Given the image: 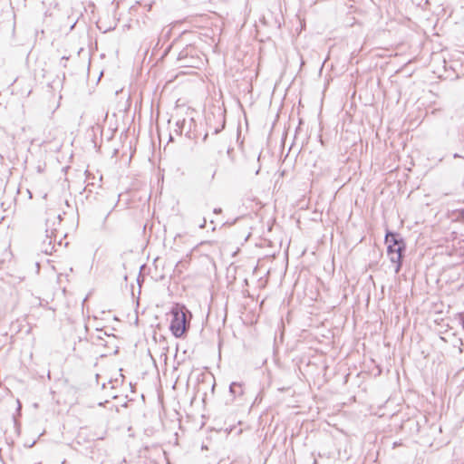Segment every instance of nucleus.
Listing matches in <instances>:
<instances>
[{"mask_svg":"<svg viewBox=\"0 0 464 464\" xmlns=\"http://www.w3.org/2000/svg\"><path fill=\"white\" fill-rule=\"evenodd\" d=\"M65 463H66V460H65V459H64V460H63L62 464H65Z\"/></svg>","mask_w":464,"mask_h":464,"instance_id":"nucleus-19","label":"nucleus"},{"mask_svg":"<svg viewBox=\"0 0 464 464\" xmlns=\"http://www.w3.org/2000/svg\"><path fill=\"white\" fill-rule=\"evenodd\" d=\"M69 57L67 56H63L62 59H61V64L65 67L66 66V62L68 61Z\"/></svg>","mask_w":464,"mask_h":464,"instance_id":"nucleus-11","label":"nucleus"},{"mask_svg":"<svg viewBox=\"0 0 464 464\" xmlns=\"http://www.w3.org/2000/svg\"><path fill=\"white\" fill-rule=\"evenodd\" d=\"M171 47H172V44H169V45L166 48V50L164 51L163 55H167V53L169 52V50L171 49Z\"/></svg>","mask_w":464,"mask_h":464,"instance_id":"nucleus-14","label":"nucleus"},{"mask_svg":"<svg viewBox=\"0 0 464 464\" xmlns=\"http://www.w3.org/2000/svg\"><path fill=\"white\" fill-rule=\"evenodd\" d=\"M50 219V222H49V227H56V224L60 225L61 223V220H62V216L61 214H57V215H54L53 216V218L51 219L50 218H48Z\"/></svg>","mask_w":464,"mask_h":464,"instance_id":"nucleus-8","label":"nucleus"},{"mask_svg":"<svg viewBox=\"0 0 464 464\" xmlns=\"http://www.w3.org/2000/svg\"><path fill=\"white\" fill-rule=\"evenodd\" d=\"M405 250L406 245H387V254L390 261L396 264L394 269L395 273H399L401 268Z\"/></svg>","mask_w":464,"mask_h":464,"instance_id":"nucleus-3","label":"nucleus"},{"mask_svg":"<svg viewBox=\"0 0 464 464\" xmlns=\"http://www.w3.org/2000/svg\"><path fill=\"white\" fill-rule=\"evenodd\" d=\"M218 120L220 121V125L218 126V127H215L214 130H213V134H218L224 128H225V125H226V118H225V113L224 112H221L219 111L218 115Z\"/></svg>","mask_w":464,"mask_h":464,"instance_id":"nucleus-7","label":"nucleus"},{"mask_svg":"<svg viewBox=\"0 0 464 464\" xmlns=\"http://www.w3.org/2000/svg\"><path fill=\"white\" fill-rule=\"evenodd\" d=\"M205 224H206V220H204V223L202 225H200V227H204Z\"/></svg>","mask_w":464,"mask_h":464,"instance_id":"nucleus-17","label":"nucleus"},{"mask_svg":"<svg viewBox=\"0 0 464 464\" xmlns=\"http://www.w3.org/2000/svg\"><path fill=\"white\" fill-rule=\"evenodd\" d=\"M50 219H46L45 239L42 243V252L46 255H51L54 250L53 242L56 241V227H49Z\"/></svg>","mask_w":464,"mask_h":464,"instance_id":"nucleus-4","label":"nucleus"},{"mask_svg":"<svg viewBox=\"0 0 464 464\" xmlns=\"http://www.w3.org/2000/svg\"><path fill=\"white\" fill-rule=\"evenodd\" d=\"M185 124H186V121L185 120L178 121L177 123H176L177 129L175 130V132L177 134H179V135H181Z\"/></svg>","mask_w":464,"mask_h":464,"instance_id":"nucleus-10","label":"nucleus"},{"mask_svg":"<svg viewBox=\"0 0 464 464\" xmlns=\"http://www.w3.org/2000/svg\"><path fill=\"white\" fill-rule=\"evenodd\" d=\"M217 173V169H214L213 172L211 173V180L215 178V175Z\"/></svg>","mask_w":464,"mask_h":464,"instance_id":"nucleus-16","label":"nucleus"},{"mask_svg":"<svg viewBox=\"0 0 464 464\" xmlns=\"http://www.w3.org/2000/svg\"><path fill=\"white\" fill-rule=\"evenodd\" d=\"M463 187H464V179H463V183H462Z\"/></svg>","mask_w":464,"mask_h":464,"instance_id":"nucleus-20","label":"nucleus"},{"mask_svg":"<svg viewBox=\"0 0 464 464\" xmlns=\"http://www.w3.org/2000/svg\"><path fill=\"white\" fill-rule=\"evenodd\" d=\"M241 382H233L229 385V392L233 397L240 396L243 394V387Z\"/></svg>","mask_w":464,"mask_h":464,"instance_id":"nucleus-6","label":"nucleus"},{"mask_svg":"<svg viewBox=\"0 0 464 464\" xmlns=\"http://www.w3.org/2000/svg\"><path fill=\"white\" fill-rule=\"evenodd\" d=\"M207 137H208V133L205 134L203 140H205L207 139Z\"/></svg>","mask_w":464,"mask_h":464,"instance_id":"nucleus-18","label":"nucleus"},{"mask_svg":"<svg viewBox=\"0 0 464 464\" xmlns=\"http://www.w3.org/2000/svg\"><path fill=\"white\" fill-rule=\"evenodd\" d=\"M171 33V29H168L167 32L161 36L164 38H168Z\"/></svg>","mask_w":464,"mask_h":464,"instance_id":"nucleus-13","label":"nucleus"},{"mask_svg":"<svg viewBox=\"0 0 464 464\" xmlns=\"http://www.w3.org/2000/svg\"><path fill=\"white\" fill-rule=\"evenodd\" d=\"M221 212H222V209L220 208H214V213L215 214H220Z\"/></svg>","mask_w":464,"mask_h":464,"instance_id":"nucleus-15","label":"nucleus"},{"mask_svg":"<svg viewBox=\"0 0 464 464\" xmlns=\"http://www.w3.org/2000/svg\"><path fill=\"white\" fill-rule=\"evenodd\" d=\"M385 244L406 245L403 237L397 232L388 230L385 235Z\"/></svg>","mask_w":464,"mask_h":464,"instance_id":"nucleus-5","label":"nucleus"},{"mask_svg":"<svg viewBox=\"0 0 464 464\" xmlns=\"http://www.w3.org/2000/svg\"><path fill=\"white\" fill-rule=\"evenodd\" d=\"M261 153L262 152H259L257 155H255L256 156V166L252 168L254 169L255 175H258L259 172H260V169H261V165L259 163Z\"/></svg>","mask_w":464,"mask_h":464,"instance_id":"nucleus-9","label":"nucleus"},{"mask_svg":"<svg viewBox=\"0 0 464 464\" xmlns=\"http://www.w3.org/2000/svg\"><path fill=\"white\" fill-rule=\"evenodd\" d=\"M172 319L169 324V330L176 338H182L189 328V318L191 313L184 305L176 304L170 310Z\"/></svg>","mask_w":464,"mask_h":464,"instance_id":"nucleus-1","label":"nucleus"},{"mask_svg":"<svg viewBox=\"0 0 464 464\" xmlns=\"http://www.w3.org/2000/svg\"><path fill=\"white\" fill-rule=\"evenodd\" d=\"M459 218L464 221V208L459 210Z\"/></svg>","mask_w":464,"mask_h":464,"instance_id":"nucleus-12","label":"nucleus"},{"mask_svg":"<svg viewBox=\"0 0 464 464\" xmlns=\"http://www.w3.org/2000/svg\"><path fill=\"white\" fill-rule=\"evenodd\" d=\"M177 62L179 67L200 68L204 61L199 55L198 50L192 44L186 45L178 54Z\"/></svg>","mask_w":464,"mask_h":464,"instance_id":"nucleus-2","label":"nucleus"}]
</instances>
